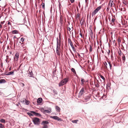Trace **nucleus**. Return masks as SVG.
Here are the masks:
<instances>
[{
    "label": "nucleus",
    "mask_w": 128,
    "mask_h": 128,
    "mask_svg": "<svg viewBox=\"0 0 128 128\" xmlns=\"http://www.w3.org/2000/svg\"><path fill=\"white\" fill-rule=\"evenodd\" d=\"M92 45H90V48H89V51L90 52H91L92 51Z\"/></svg>",
    "instance_id": "c756f323"
},
{
    "label": "nucleus",
    "mask_w": 128,
    "mask_h": 128,
    "mask_svg": "<svg viewBox=\"0 0 128 128\" xmlns=\"http://www.w3.org/2000/svg\"><path fill=\"white\" fill-rule=\"evenodd\" d=\"M4 127V126L2 124H0V128H3Z\"/></svg>",
    "instance_id": "ea45409f"
},
{
    "label": "nucleus",
    "mask_w": 128,
    "mask_h": 128,
    "mask_svg": "<svg viewBox=\"0 0 128 128\" xmlns=\"http://www.w3.org/2000/svg\"><path fill=\"white\" fill-rule=\"evenodd\" d=\"M53 92L55 94H57L58 92L56 90H53Z\"/></svg>",
    "instance_id": "2f4dec72"
},
{
    "label": "nucleus",
    "mask_w": 128,
    "mask_h": 128,
    "mask_svg": "<svg viewBox=\"0 0 128 128\" xmlns=\"http://www.w3.org/2000/svg\"><path fill=\"white\" fill-rule=\"evenodd\" d=\"M50 117L51 118H52L54 120H57L58 121H61L62 120L60 118L57 116H51Z\"/></svg>",
    "instance_id": "39448f33"
},
{
    "label": "nucleus",
    "mask_w": 128,
    "mask_h": 128,
    "mask_svg": "<svg viewBox=\"0 0 128 128\" xmlns=\"http://www.w3.org/2000/svg\"><path fill=\"white\" fill-rule=\"evenodd\" d=\"M14 71L8 72V75H13L14 74Z\"/></svg>",
    "instance_id": "4be33fe9"
},
{
    "label": "nucleus",
    "mask_w": 128,
    "mask_h": 128,
    "mask_svg": "<svg viewBox=\"0 0 128 128\" xmlns=\"http://www.w3.org/2000/svg\"><path fill=\"white\" fill-rule=\"evenodd\" d=\"M32 120L34 124H35L38 125L40 122V119L37 118H34Z\"/></svg>",
    "instance_id": "7ed1b4c3"
},
{
    "label": "nucleus",
    "mask_w": 128,
    "mask_h": 128,
    "mask_svg": "<svg viewBox=\"0 0 128 128\" xmlns=\"http://www.w3.org/2000/svg\"><path fill=\"white\" fill-rule=\"evenodd\" d=\"M80 14L79 13H78L76 16V18H77L78 17V18H79V17L80 16Z\"/></svg>",
    "instance_id": "79ce46f5"
},
{
    "label": "nucleus",
    "mask_w": 128,
    "mask_h": 128,
    "mask_svg": "<svg viewBox=\"0 0 128 128\" xmlns=\"http://www.w3.org/2000/svg\"><path fill=\"white\" fill-rule=\"evenodd\" d=\"M68 81V78H65L62 80L59 83V85L60 86L66 84Z\"/></svg>",
    "instance_id": "f03ea898"
},
{
    "label": "nucleus",
    "mask_w": 128,
    "mask_h": 128,
    "mask_svg": "<svg viewBox=\"0 0 128 128\" xmlns=\"http://www.w3.org/2000/svg\"><path fill=\"white\" fill-rule=\"evenodd\" d=\"M110 7H112L113 6V5H114V3H113V1L112 0H110Z\"/></svg>",
    "instance_id": "2eb2a0df"
},
{
    "label": "nucleus",
    "mask_w": 128,
    "mask_h": 128,
    "mask_svg": "<svg viewBox=\"0 0 128 128\" xmlns=\"http://www.w3.org/2000/svg\"><path fill=\"white\" fill-rule=\"evenodd\" d=\"M56 111L58 112H60V107L58 106H56Z\"/></svg>",
    "instance_id": "f3484780"
},
{
    "label": "nucleus",
    "mask_w": 128,
    "mask_h": 128,
    "mask_svg": "<svg viewBox=\"0 0 128 128\" xmlns=\"http://www.w3.org/2000/svg\"><path fill=\"white\" fill-rule=\"evenodd\" d=\"M13 32L14 33L17 34L18 33V31L16 30H14L13 31Z\"/></svg>",
    "instance_id": "c03bdc74"
},
{
    "label": "nucleus",
    "mask_w": 128,
    "mask_h": 128,
    "mask_svg": "<svg viewBox=\"0 0 128 128\" xmlns=\"http://www.w3.org/2000/svg\"><path fill=\"white\" fill-rule=\"evenodd\" d=\"M115 20V19L114 18H112L111 21L114 24Z\"/></svg>",
    "instance_id": "a19ab883"
},
{
    "label": "nucleus",
    "mask_w": 128,
    "mask_h": 128,
    "mask_svg": "<svg viewBox=\"0 0 128 128\" xmlns=\"http://www.w3.org/2000/svg\"><path fill=\"white\" fill-rule=\"evenodd\" d=\"M67 28L68 30L70 31V30H71V28H70L69 27H67Z\"/></svg>",
    "instance_id": "de8ad7c7"
},
{
    "label": "nucleus",
    "mask_w": 128,
    "mask_h": 128,
    "mask_svg": "<svg viewBox=\"0 0 128 128\" xmlns=\"http://www.w3.org/2000/svg\"><path fill=\"white\" fill-rule=\"evenodd\" d=\"M98 11L96 9L92 13V16H94L98 12Z\"/></svg>",
    "instance_id": "9d476101"
},
{
    "label": "nucleus",
    "mask_w": 128,
    "mask_h": 128,
    "mask_svg": "<svg viewBox=\"0 0 128 128\" xmlns=\"http://www.w3.org/2000/svg\"><path fill=\"white\" fill-rule=\"evenodd\" d=\"M96 78V83H99V82L98 80H97L96 78Z\"/></svg>",
    "instance_id": "864d4df0"
},
{
    "label": "nucleus",
    "mask_w": 128,
    "mask_h": 128,
    "mask_svg": "<svg viewBox=\"0 0 128 128\" xmlns=\"http://www.w3.org/2000/svg\"><path fill=\"white\" fill-rule=\"evenodd\" d=\"M110 7L109 6H108V7L107 8V11H108L109 10V9H110Z\"/></svg>",
    "instance_id": "3c124183"
},
{
    "label": "nucleus",
    "mask_w": 128,
    "mask_h": 128,
    "mask_svg": "<svg viewBox=\"0 0 128 128\" xmlns=\"http://www.w3.org/2000/svg\"><path fill=\"white\" fill-rule=\"evenodd\" d=\"M118 44H119L120 42H121V40L120 39V38H118Z\"/></svg>",
    "instance_id": "72a5a7b5"
},
{
    "label": "nucleus",
    "mask_w": 128,
    "mask_h": 128,
    "mask_svg": "<svg viewBox=\"0 0 128 128\" xmlns=\"http://www.w3.org/2000/svg\"><path fill=\"white\" fill-rule=\"evenodd\" d=\"M0 122L2 123H4L5 121L4 119H2L0 120Z\"/></svg>",
    "instance_id": "c85d7f7f"
},
{
    "label": "nucleus",
    "mask_w": 128,
    "mask_h": 128,
    "mask_svg": "<svg viewBox=\"0 0 128 128\" xmlns=\"http://www.w3.org/2000/svg\"><path fill=\"white\" fill-rule=\"evenodd\" d=\"M88 99L87 98H86L85 99V100H87Z\"/></svg>",
    "instance_id": "774afa93"
},
{
    "label": "nucleus",
    "mask_w": 128,
    "mask_h": 128,
    "mask_svg": "<svg viewBox=\"0 0 128 128\" xmlns=\"http://www.w3.org/2000/svg\"><path fill=\"white\" fill-rule=\"evenodd\" d=\"M81 81L82 84H84V82L85 81V80L84 79L82 78V79L81 80Z\"/></svg>",
    "instance_id": "4c0bfd02"
},
{
    "label": "nucleus",
    "mask_w": 128,
    "mask_h": 128,
    "mask_svg": "<svg viewBox=\"0 0 128 128\" xmlns=\"http://www.w3.org/2000/svg\"><path fill=\"white\" fill-rule=\"evenodd\" d=\"M49 123V122H48L46 121H43L42 123V124L44 125H46V124H47Z\"/></svg>",
    "instance_id": "dca6fc26"
},
{
    "label": "nucleus",
    "mask_w": 128,
    "mask_h": 128,
    "mask_svg": "<svg viewBox=\"0 0 128 128\" xmlns=\"http://www.w3.org/2000/svg\"><path fill=\"white\" fill-rule=\"evenodd\" d=\"M30 112L31 113H28V114L30 116H33L34 115L33 113H31V112Z\"/></svg>",
    "instance_id": "f704fd0d"
},
{
    "label": "nucleus",
    "mask_w": 128,
    "mask_h": 128,
    "mask_svg": "<svg viewBox=\"0 0 128 128\" xmlns=\"http://www.w3.org/2000/svg\"><path fill=\"white\" fill-rule=\"evenodd\" d=\"M78 56H80V54H78Z\"/></svg>",
    "instance_id": "052dcab7"
},
{
    "label": "nucleus",
    "mask_w": 128,
    "mask_h": 128,
    "mask_svg": "<svg viewBox=\"0 0 128 128\" xmlns=\"http://www.w3.org/2000/svg\"><path fill=\"white\" fill-rule=\"evenodd\" d=\"M78 121V120H72V122L73 123H76Z\"/></svg>",
    "instance_id": "b1692460"
},
{
    "label": "nucleus",
    "mask_w": 128,
    "mask_h": 128,
    "mask_svg": "<svg viewBox=\"0 0 128 128\" xmlns=\"http://www.w3.org/2000/svg\"><path fill=\"white\" fill-rule=\"evenodd\" d=\"M95 86L97 88H98L99 87V84H98V83H96L95 84Z\"/></svg>",
    "instance_id": "c9c22d12"
},
{
    "label": "nucleus",
    "mask_w": 128,
    "mask_h": 128,
    "mask_svg": "<svg viewBox=\"0 0 128 128\" xmlns=\"http://www.w3.org/2000/svg\"><path fill=\"white\" fill-rule=\"evenodd\" d=\"M118 54L120 56H121V51L120 50V51L118 52Z\"/></svg>",
    "instance_id": "37998d69"
},
{
    "label": "nucleus",
    "mask_w": 128,
    "mask_h": 128,
    "mask_svg": "<svg viewBox=\"0 0 128 128\" xmlns=\"http://www.w3.org/2000/svg\"><path fill=\"white\" fill-rule=\"evenodd\" d=\"M43 1H42V7L44 9H45V6H44V3H43Z\"/></svg>",
    "instance_id": "bb28decb"
},
{
    "label": "nucleus",
    "mask_w": 128,
    "mask_h": 128,
    "mask_svg": "<svg viewBox=\"0 0 128 128\" xmlns=\"http://www.w3.org/2000/svg\"><path fill=\"white\" fill-rule=\"evenodd\" d=\"M74 52H75L76 51V49L74 47V45L72 46H71Z\"/></svg>",
    "instance_id": "a878e982"
},
{
    "label": "nucleus",
    "mask_w": 128,
    "mask_h": 128,
    "mask_svg": "<svg viewBox=\"0 0 128 128\" xmlns=\"http://www.w3.org/2000/svg\"><path fill=\"white\" fill-rule=\"evenodd\" d=\"M8 24H10V22H8Z\"/></svg>",
    "instance_id": "338daca9"
},
{
    "label": "nucleus",
    "mask_w": 128,
    "mask_h": 128,
    "mask_svg": "<svg viewBox=\"0 0 128 128\" xmlns=\"http://www.w3.org/2000/svg\"><path fill=\"white\" fill-rule=\"evenodd\" d=\"M110 2L108 4V6L110 7Z\"/></svg>",
    "instance_id": "6e6d98bb"
},
{
    "label": "nucleus",
    "mask_w": 128,
    "mask_h": 128,
    "mask_svg": "<svg viewBox=\"0 0 128 128\" xmlns=\"http://www.w3.org/2000/svg\"><path fill=\"white\" fill-rule=\"evenodd\" d=\"M80 36H82V34L80 33Z\"/></svg>",
    "instance_id": "bf43d9fd"
},
{
    "label": "nucleus",
    "mask_w": 128,
    "mask_h": 128,
    "mask_svg": "<svg viewBox=\"0 0 128 128\" xmlns=\"http://www.w3.org/2000/svg\"><path fill=\"white\" fill-rule=\"evenodd\" d=\"M70 50V52H71V54H72V55H73V53L72 52V51H71V50Z\"/></svg>",
    "instance_id": "13d9d810"
},
{
    "label": "nucleus",
    "mask_w": 128,
    "mask_h": 128,
    "mask_svg": "<svg viewBox=\"0 0 128 128\" xmlns=\"http://www.w3.org/2000/svg\"><path fill=\"white\" fill-rule=\"evenodd\" d=\"M123 3L125 5H127L128 4V2L125 0H123Z\"/></svg>",
    "instance_id": "aec40b11"
},
{
    "label": "nucleus",
    "mask_w": 128,
    "mask_h": 128,
    "mask_svg": "<svg viewBox=\"0 0 128 128\" xmlns=\"http://www.w3.org/2000/svg\"><path fill=\"white\" fill-rule=\"evenodd\" d=\"M7 27L6 26L4 27V30H7Z\"/></svg>",
    "instance_id": "a18cd8bd"
},
{
    "label": "nucleus",
    "mask_w": 128,
    "mask_h": 128,
    "mask_svg": "<svg viewBox=\"0 0 128 128\" xmlns=\"http://www.w3.org/2000/svg\"><path fill=\"white\" fill-rule=\"evenodd\" d=\"M100 77L103 79V80L104 82L105 81V79L104 78L102 75L101 74H100Z\"/></svg>",
    "instance_id": "412c9836"
},
{
    "label": "nucleus",
    "mask_w": 128,
    "mask_h": 128,
    "mask_svg": "<svg viewBox=\"0 0 128 128\" xmlns=\"http://www.w3.org/2000/svg\"><path fill=\"white\" fill-rule=\"evenodd\" d=\"M60 41L59 43H58V41H57V45L56 47V50H60Z\"/></svg>",
    "instance_id": "0eeeda50"
},
{
    "label": "nucleus",
    "mask_w": 128,
    "mask_h": 128,
    "mask_svg": "<svg viewBox=\"0 0 128 128\" xmlns=\"http://www.w3.org/2000/svg\"><path fill=\"white\" fill-rule=\"evenodd\" d=\"M42 128H48V126L46 125H44Z\"/></svg>",
    "instance_id": "473e14b6"
},
{
    "label": "nucleus",
    "mask_w": 128,
    "mask_h": 128,
    "mask_svg": "<svg viewBox=\"0 0 128 128\" xmlns=\"http://www.w3.org/2000/svg\"><path fill=\"white\" fill-rule=\"evenodd\" d=\"M2 74L3 75H5L6 76H8V73L7 72H6L4 73H3Z\"/></svg>",
    "instance_id": "e433bc0d"
},
{
    "label": "nucleus",
    "mask_w": 128,
    "mask_h": 128,
    "mask_svg": "<svg viewBox=\"0 0 128 128\" xmlns=\"http://www.w3.org/2000/svg\"><path fill=\"white\" fill-rule=\"evenodd\" d=\"M63 17L62 15H60V22L61 24H62L63 23Z\"/></svg>",
    "instance_id": "ddd939ff"
},
{
    "label": "nucleus",
    "mask_w": 128,
    "mask_h": 128,
    "mask_svg": "<svg viewBox=\"0 0 128 128\" xmlns=\"http://www.w3.org/2000/svg\"><path fill=\"white\" fill-rule=\"evenodd\" d=\"M22 84L23 86H24V84H23V83H22Z\"/></svg>",
    "instance_id": "0e129e2a"
},
{
    "label": "nucleus",
    "mask_w": 128,
    "mask_h": 128,
    "mask_svg": "<svg viewBox=\"0 0 128 128\" xmlns=\"http://www.w3.org/2000/svg\"><path fill=\"white\" fill-rule=\"evenodd\" d=\"M84 92V88H82L81 90H80V93L81 95L83 94Z\"/></svg>",
    "instance_id": "9b49d317"
},
{
    "label": "nucleus",
    "mask_w": 128,
    "mask_h": 128,
    "mask_svg": "<svg viewBox=\"0 0 128 128\" xmlns=\"http://www.w3.org/2000/svg\"><path fill=\"white\" fill-rule=\"evenodd\" d=\"M19 53L18 52H16V54L15 56L14 57V59L15 60L17 61L19 58Z\"/></svg>",
    "instance_id": "423d86ee"
},
{
    "label": "nucleus",
    "mask_w": 128,
    "mask_h": 128,
    "mask_svg": "<svg viewBox=\"0 0 128 128\" xmlns=\"http://www.w3.org/2000/svg\"><path fill=\"white\" fill-rule=\"evenodd\" d=\"M6 82L5 80L4 79L0 80V84L5 83Z\"/></svg>",
    "instance_id": "a211bd4d"
},
{
    "label": "nucleus",
    "mask_w": 128,
    "mask_h": 128,
    "mask_svg": "<svg viewBox=\"0 0 128 128\" xmlns=\"http://www.w3.org/2000/svg\"><path fill=\"white\" fill-rule=\"evenodd\" d=\"M104 64L106 66V68H107V66L108 65L106 63V62H105V64L104 63Z\"/></svg>",
    "instance_id": "603ef678"
},
{
    "label": "nucleus",
    "mask_w": 128,
    "mask_h": 128,
    "mask_svg": "<svg viewBox=\"0 0 128 128\" xmlns=\"http://www.w3.org/2000/svg\"><path fill=\"white\" fill-rule=\"evenodd\" d=\"M74 1V0H70V1L71 3H73Z\"/></svg>",
    "instance_id": "8fccbe9b"
},
{
    "label": "nucleus",
    "mask_w": 128,
    "mask_h": 128,
    "mask_svg": "<svg viewBox=\"0 0 128 128\" xmlns=\"http://www.w3.org/2000/svg\"><path fill=\"white\" fill-rule=\"evenodd\" d=\"M31 112L34 115L36 116H40V114L37 112H34V111H31Z\"/></svg>",
    "instance_id": "1a4fd4ad"
},
{
    "label": "nucleus",
    "mask_w": 128,
    "mask_h": 128,
    "mask_svg": "<svg viewBox=\"0 0 128 128\" xmlns=\"http://www.w3.org/2000/svg\"><path fill=\"white\" fill-rule=\"evenodd\" d=\"M9 70H11V68H10L9 69Z\"/></svg>",
    "instance_id": "69168bd1"
},
{
    "label": "nucleus",
    "mask_w": 128,
    "mask_h": 128,
    "mask_svg": "<svg viewBox=\"0 0 128 128\" xmlns=\"http://www.w3.org/2000/svg\"><path fill=\"white\" fill-rule=\"evenodd\" d=\"M125 56L123 54V56H122V60L123 62H124L125 61Z\"/></svg>",
    "instance_id": "6ab92c4d"
},
{
    "label": "nucleus",
    "mask_w": 128,
    "mask_h": 128,
    "mask_svg": "<svg viewBox=\"0 0 128 128\" xmlns=\"http://www.w3.org/2000/svg\"><path fill=\"white\" fill-rule=\"evenodd\" d=\"M56 53L58 55V56H60V50H56Z\"/></svg>",
    "instance_id": "7c9ffc66"
},
{
    "label": "nucleus",
    "mask_w": 128,
    "mask_h": 128,
    "mask_svg": "<svg viewBox=\"0 0 128 128\" xmlns=\"http://www.w3.org/2000/svg\"><path fill=\"white\" fill-rule=\"evenodd\" d=\"M72 71L74 73L76 74V72L75 70V69L73 68H72L71 69Z\"/></svg>",
    "instance_id": "393cba45"
},
{
    "label": "nucleus",
    "mask_w": 128,
    "mask_h": 128,
    "mask_svg": "<svg viewBox=\"0 0 128 128\" xmlns=\"http://www.w3.org/2000/svg\"><path fill=\"white\" fill-rule=\"evenodd\" d=\"M50 110L49 109L48 110H44V112H46L50 113Z\"/></svg>",
    "instance_id": "5701e85b"
},
{
    "label": "nucleus",
    "mask_w": 128,
    "mask_h": 128,
    "mask_svg": "<svg viewBox=\"0 0 128 128\" xmlns=\"http://www.w3.org/2000/svg\"><path fill=\"white\" fill-rule=\"evenodd\" d=\"M32 68L31 67H30L28 71V74L30 75L29 76L30 77H32L33 76V73L32 71Z\"/></svg>",
    "instance_id": "20e7f679"
},
{
    "label": "nucleus",
    "mask_w": 128,
    "mask_h": 128,
    "mask_svg": "<svg viewBox=\"0 0 128 128\" xmlns=\"http://www.w3.org/2000/svg\"><path fill=\"white\" fill-rule=\"evenodd\" d=\"M102 7L101 6H99L96 9L98 11Z\"/></svg>",
    "instance_id": "cd10ccee"
},
{
    "label": "nucleus",
    "mask_w": 128,
    "mask_h": 128,
    "mask_svg": "<svg viewBox=\"0 0 128 128\" xmlns=\"http://www.w3.org/2000/svg\"><path fill=\"white\" fill-rule=\"evenodd\" d=\"M110 53V51L109 50H108V52H107V53L108 55H109Z\"/></svg>",
    "instance_id": "09e8293b"
},
{
    "label": "nucleus",
    "mask_w": 128,
    "mask_h": 128,
    "mask_svg": "<svg viewBox=\"0 0 128 128\" xmlns=\"http://www.w3.org/2000/svg\"><path fill=\"white\" fill-rule=\"evenodd\" d=\"M108 65H109L110 66V69H111V67L112 66V65L111 64H110V62H108Z\"/></svg>",
    "instance_id": "58836bf2"
},
{
    "label": "nucleus",
    "mask_w": 128,
    "mask_h": 128,
    "mask_svg": "<svg viewBox=\"0 0 128 128\" xmlns=\"http://www.w3.org/2000/svg\"><path fill=\"white\" fill-rule=\"evenodd\" d=\"M7 38L6 39V43L5 45V47H6V48H5V47L4 49L3 50V53L4 54V56L6 58V59L5 60L6 61V62L7 63L8 61V54H7L8 52V44L7 45V42L8 40V33H7Z\"/></svg>",
    "instance_id": "f257e3e1"
},
{
    "label": "nucleus",
    "mask_w": 128,
    "mask_h": 128,
    "mask_svg": "<svg viewBox=\"0 0 128 128\" xmlns=\"http://www.w3.org/2000/svg\"><path fill=\"white\" fill-rule=\"evenodd\" d=\"M24 38H21V41L22 42H24Z\"/></svg>",
    "instance_id": "49530a36"
},
{
    "label": "nucleus",
    "mask_w": 128,
    "mask_h": 128,
    "mask_svg": "<svg viewBox=\"0 0 128 128\" xmlns=\"http://www.w3.org/2000/svg\"><path fill=\"white\" fill-rule=\"evenodd\" d=\"M68 44H69L71 46H72L74 45L72 42V41L71 39L69 38L68 39Z\"/></svg>",
    "instance_id": "f8f14e48"
},
{
    "label": "nucleus",
    "mask_w": 128,
    "mask_h": 128,
    "mask_svg": "<svg viewBox=\"0 0 128 128\" xmlns=\"http://www.w3.org/2000/svg\"><path fill=\"white\" fill-rule=\"evenodd\" d=\"M113 58V56H111V58L112 59V58Z\"/></svg>",
    "instance_id": "e2e57ef3"
},
{
    "label": "nucleus",
    "mask_w": 128,
    "mask_h": 128,
    "mask_svg": "<svg viewBox=\"0 0 128 128\" xmlns=\"http://www.w3.org/2000/svg\"><path fill=\"white\" fill-rule=\"evenodd\" d=\"M42 101V99L41 98H38L37 100V102L38 103H41Z\"/></svg>",
    "instance_id": "4468645a"
},
{
    "label": "nucleus",
    "mask_w": 128,
    "mask_h": 128,
    "mask_svg": "<svg viewBox=\"0 0 128 128\" xmlns=\"http://www.w3.org/2000/svg\"><path fill=\"white\" fill-rule=\"evenodd\" d=\"M22 100L23 101L24 103L26 104H28L29 103V102L25 99H23Z\"/></svg>",
    "instance_id": "6e6552de"
},
{
    "label": "nucleus",
    "mask_w": 128,
    "mask_h": 128,
    "mask_svg": "<svg viewBox=\"0 0 128 128\" xmlns=\"http://www.w3.org/2000/svg\"><path fill=\"white\" fill-rule=\"evenodd\" d=\"M12 53H13V52H12L11 51V52H10V54H12Z\"/></svg>",
    "instance_id": "4d7b16f0"
},
{
    "label": "nucleus",
    "mask_w": 128,
    "mask_h": 128,
    "mask_svg": "<svg viewBox=\"0 0 128 128\" xmlns=\"http://www.w3.org/2000/svg\"><path fill=\"white\" fill-rule=\"evenodd\" d=\"M2 26V25L1 24H0V28H1Z\"/></svg>",
    "instance_id": "680f3d73"
},
{
    "label": "nucleus",
    "mask_w": 128,
    "mask_h": 128,
    "mask_svg": "<svg viewBox=\"0 0 128 128\" xmlns=\"http://www.w3.org/2000/svg\"><path fill=\"white\" fill-rule=\"evenodd\" d=\"M42 11V10H39V12L40 13Z\"/></svg>",
    "instance_id": "5fc2aeb1"
}]
</instances>
